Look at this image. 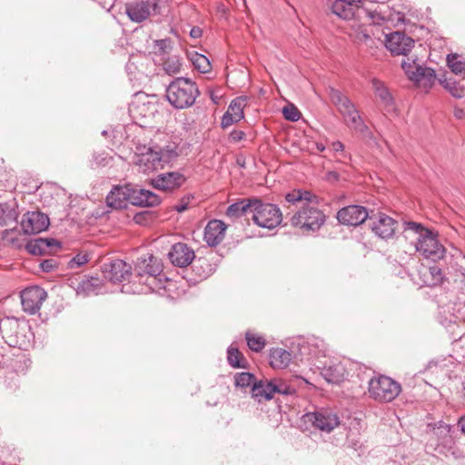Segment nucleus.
<instances>
[{
  "label": "nucleus",
  "mask_w": 465,
  "mask_h": 465,
  "mask_svg": "<svg viewBox=\"0 0 465 465\" xmlns=\"http://www.w3.org/2000/svg\"><path fill=\"white\" fill-rule=\"evenodd\" d=\"M404 231L416 237L415 249L426 259L438 261L444 257L446 249L439 242L436 232L415 222H406Z\"/></svg>",
  "instance_id": "f257e3e1"
},
{
  "label": "nucleus",
  "mask_w": 465,
  "mask_h": 465,
  "mask_svg": "<svg viewBox=\"0 0 465 465\" xmlns=\"http://www.w3.org/2000/svg\"><path fill=\"white\" fill-rule=\"evenodd\" d=\"M199 95L197 84L187 77L173 79L166 88L167 101L176 109L191 107Z\"/></svg>",
  "instance_id": "f03ea898"
},
{
  "label": "nucleus",
  "mask_w": 465,
  "mask_h": 465,
  "mask_svg": "<svg viewBox=\"0 0 465 465\" xmlns=\"http://www.w3.org/2000/svg\"><path fill=\"white\" fill-rule=\"evenodd\" d=\"M330 98L343 116L344 122L350 129L361 134H366L369 132V128L360 115L359 111L348 96L341 91L331 88Z\"/></svg>",
  "instance_id": "7ed1b4c3"
},
{
  "label": "nucleus",
  "mask_w": 465,
  "mask_h": 465,
  "mask_svg": "<svg viewBox=\"0 0 465 465\" xmlns=\"http://www.w3.org/2000/svg\"><path fill=\"white\" fill-rule=\"evenodd\" d=\"M465 321V303L449 302L440 307L439 322L450 332L454 341L465 340V335L459 331L460 325Z\"/></svg>",
  "instance_id": "20e7f679"
},
{
  "label": "nucleus",
  "mask_w": 465,
  "mask_h": 465,
  "mask_svg": "<svg viewBox=\"0 0 465 465\" xmlns=\"http://www.w3.org/2000/svg\"><path fill=\"white\" fill-rule=\"evenodd\" d=\"M368 391L373 400L391 402L401 393V386L388 376L378 375L369 381Z\"/></svg>",
  "instance_id": "39448f33"
},
{
  "label": "nucleus",
  "mask_w": 465,
  "mask_h": 465,
  "mask_svg": "<svg viewBox=\"0 0 465 465\" xmlns=\"http://www.w3.org/2000/svg\"><path fill=\"white\" fill-rule=\"evenodd\" d=\"M318 201L303 204L291 219L292 225L306 232H316L325 223L324 213L318 208Z\"/></svg>",
  "instance_id": "423d86ee"
},
{
  "label": "nucleus",
  "mask_w": 465,
  "mask_h": 465,
  "mask_svg": "<svg viewBox=\"0 0 465 465\" xmlns=\"http://www.w3.org/2000/svg\"><path fill=\"white\" fill-rule=\"evenodd\" d=\"M252 204V219L258 226L271 230L281 223L282 215L277 205L262 203L258 198H253Z\"/></svg>",
  "instance_id": "0eeeda50"
},
{
  "label": "nucleus",
  "mask_w": 465,
  "mask_h": 465,
  "mask_svg": "<svg viewBox=\"0 0 465 465\" xmlns=\"http://www.w3.org/2000/svg\"><path fill=\"white\" fill-rule=\"evenodd\" d=\"M401 67L408 78L412 81L419 88L428 92L436 82L435 71L430 67L421 66L417 63V59H403Z\"/></svg>",
  "instance_id": "6e6552de"
},
{
  "label": "nucleus",
  "mask_w": 465,
  "mask_h": 465,
  "mask_svg": "<svg viewBox=\"0 0 465 465\" xmlns=\"http://www.w3.org/2000/svg\"><path fill=\"white\" fill-rule=\"evenodd\" d=\"M25 325L21 326L15 317L5 316L0 318V334L5 342L11 347L23 348L29 342L25 334Z\"/></svg>",
  "instance_id": "1a4fd4ad"
},
{
  "label": "nucleus",
  "mask_w": 465,
  "mask_h": 465,
  "mask_svg": "<svg viewBox=\"0 0 465 465\" xmlns=\"http://www.w3.org/2000/svg\"><path fill=\"white\" fill-rule=\"evenodd\" d=\"M302 419L305 423H311L315 429L326 433L331 432L341 423L337 412L329 408H319L307 412Z\"/></svg>",
  "instance_id": "9d476101"
},
{
  "label": "nucleus",
  "mask_w": 465,
  "mask_h": 465,
  "mask_svg": "<svg viewBox=\"0 0 465 465\" xmlns=\"http://www.w3.org/2000/svg\"><path fill=\"white\" fill-rule=\"evenodd\" d=\"M453 433L450 424L439 421L430 431L429 444L440 452L450 450L454 445Z\"/></svg>",
  "instance_id": "9b49d317"
},
{
  "label": "nucleus",
  "mask_w": 465,
  "mask_h": 465,
  "mask_svg": "<svg viewBox=\"0 0 465 465\" xmlns=\"http://www.w3.org/2000/svg\"><path fill=\"white\" fill-rule=\"evenodd\" d=\"M159 8V0H134L125 5V14L132 22L142 23Z\"/></svg>",
  "instance_id": "f8f14e48"
},
{
  "label": "nucleus",
  "mask_w": 465,
  "mask_h": 465,
  "mask_svg": "<svg viewBox=\"0 0 465 465\" xmlns=\"http://www.w3.org/2000/svg\"><path fill=\"white\" fill-rule=\"evenodd\" d=\"M157 150L146 145L136 148L133 159L134 163L143 173H150L161 168Z\"/></svg>",
  "instance_id": "ddd939ff"
},
{
  "label": "nucleus",
  "mask_w": 465,
  "mask_h": 465,
  "mask_svg": "<svg viewBox=\"0 0 465 465\" xmlns=\"http://www.w3.org/2000/svg\"><path fill=\"white\" fill-rule=\"evenodd\" d=\"M46 297V292L39 286L25 289L20 294L23 310L28 314H35L40 310Z\"/></svg>",
  "instance_id": "4468645a"
},
{
  "label": "nucleus",
  "mask_w": 465,
  "mask_h": 465,
  "mask_svg": "<svg viewBox=\"0 0 465 465\" xmlns=\"http://www.w3.org/2000/svg\"><path fill=\"white\" fill-rule=\"evenodd\" d=\"M414 40L402 32H393L386 35L385 47L394 55L406 56L414 46Z\"/></svg>",
  "instance_id": "2eb2a0df"
},
{
  "label": "nucleus",
  "mask_w": 465,
  "mask_h": 465,
  "mask_svg": "<svg viewBox=\"0 0 465 465\" xmlns=\"http://www.w3.org/2000/svg\"><path fill=\"white\" fill-rule=\"evenodd\" d=\"M185 181V176L180 172H166L152 179L151 184L157 190L171 193L180 188Z\"/></svg>",
  "instance_id": "dca6fc26"
},
{
  "label": "nucleus",
  "mask_w": 465,
  "mask_h": 465,
  "mask_svg": "<svg viewBox=\"0 0 465 465\" xmlns=\"http://www.w3.org/2000/svg\"><path fill=\"white\" fill-rule=\"evenodd\" d=\"M49 218L40 212H28L21 222V227L25 234H37L45 231L49 226Z\"/></svg>",
  "instance_id": "f3484780"
},
{
  "label": "nucleus",
  "mask_w": 465,
  "mask_h": 465,
  "mask_svg": "<svg viewBox=\"0 0 465 465\" xmlns=\"http://www.w3.org/2000/svg\"><path fill=\"white\" fill-rule=\"evenodd\" d=\"M371 229L381 239L388 240L394 236L397 222L385 213H379L370 217Z\"/></svg>",
  "instance_id": "a211bd4d"
},
{
  "label": "nucleus",
  "mask_w": 465,
  "mask_h": 465,
  "mask_svg": "<svg viewBox=\"0 0 465 465\" xmlns=\"http://www.w3.org/2000/svg\"><path fill=\"white\" fill-rule=\"evenodd\" d=\"M369 217L368 211L361 205H349L337 213L338 221L344 225L358 226Z\"/></svg>",
  "instance_id": "6ab92c4d"
},
{
  "label": "nucleus",
  "mask_w": 465,
  "mask_h": 465,
  "mask_svg": "<svg viewBox=\"0 0 465 465\" xmlns=\"http://www.w3.org/2000/svg\"><path fill=\"white\" fill-rule=\"evenodd\" d=\"M314 369L320 371L321 375L330 383H339L345 379L346 369L340 361H327L314 363Z\"/></svg>",
  "instance_id": "aec40b11"
},
{
  "label": "nucleus",
  "mask_w": 465,
  "mask_h": 465,
  "mask_svg": "<svg viewBox=\"0 0 465 465\" xmlns=\"http://www.w3.org/2000/svg\"><path fill=\"white\" fill-rule=\"evenodd\" d=\"M364 0H335L331 10L332 14L343 20H352L360 15L364 10L360 8V5Z\"/></svg>",
  "instance_id": "412c9836"
},
{
  "label": "nucleus",
  "mask_w": 465,
  "mask_h": 465,
  "mask_svg": "<svg viewBox=\"0 0 465 465\" xmlns=\"http://www.w3.org/2000/svg\"><path fill=\"white\" fill-rule=\"evenodd\" d=\"M102 272L105 279L112 282H121L131 273V266L121 259L104 263Z\"/></svg>",
  "instance_id": "4be33fe9"
},
{
  "label": "nucleus",
  "mask_w": 465,
  "mask_h": 465,
  "mask_svg": "<svg viewBox=\"0 0 465 465\" xmlns=\"http://www.w3.org/2000/svg\"><path fill=\"white\" fill-rule=\"evenodd\" d=\"M134 272L141 278L155 276L163 272V263L153 254H145L137 259Z\"/></svg>",
  "instance_id": "5701e85b"
},
{
  "label": "nucleus",
  "mask_w": 465,
  "mask_h": 465,
  "mask_svg": "<svg viewBox=\"0 0 465 465\" xmlns=\"http://www.w3.org/2000/svg\"><path fill=\"white\" fill-rule=\"evenodd\" d=\"M369 16L374 24L382 23L391 24L393 25H404L406 22L405 15L400 11L391 10L388 6H379L377 9L369 13Z\"/></svg>",
  "instance_id": "b1692460"
},
{
  "label": "nucleus",
  "mask_w": 465,
  "mask_h": 465,
  "mask_svg": "<svg viewBox=\"0 0 465 465\" xmlns=\"http://www.w3.org/2000/svg\"><path fill=\"white\" fill-rule=\"evenodd\" d=\"M170 262L178 267H186L195 258L194 252L186 243L178 242L172 246L168 252Z\"/></svg>",
  "instance_id": "393cba45"
},
{
  "label": "nucleus",
  "mask_w": 465,
  "mask_h": 465,
  "mask_svg": "<svg viewBox=\"0 0 465 465\" xmlns=\"http://www.w3.org/2000/svg\"><path fill=\"white\" fill-rule=\"evenodd\" d=\"M161 203V198L152 191L140 188L138 186L131 187L130 203L140 207H153Z\"/></svg>",
  "instance_id": "a878e982"
},
{
  "label": "nucleus",
  "mask_w": 465,
  "mask_h": 465,
  "mask_svg": "<svg viewBox=\"0 0 465 465\" xmlns=\"http://www.w3.org/2000/svg\"><path fill=\"white\" fill-rule=\"evenodd\" d=\"M131 186H114L106 196V203L113 209H124L130 203Z\"/></svg>",
  "instance_id": "bb28decb"
},
{
  "label": "nucleus",
  "mask_w": 465,
  "mask_h": 465,
  "mask_svg": "<svg viewBox=\"0 0 465 465\" xmlns=\"http://www.w3.org/2000/svg\"><path fill=\"white\" fill-rule=\"evenodd\" d=\"M226 228L220 220L210 221L204 230V241L209 246L218 245L224 238Z\"/></svg>",
  "instance_id": "cd10ccee"
},
{
  "label": "nucleus",
  "mask_w": 465,
  "mask_h": 465,
  "mask_svg": "<svg viewBox=\"0 0 465 465\" xmlns=\"http://www.w3.org/2000/svg\"><path fill=\"white\" fill-rule=\"evenodd\" d=\"M420 279L426 286H436L443 282L444 274L441 268L433 264L431 266H422L420 270Z\"/></svg>",
  "instance_id": "c85d7f7f"
},
{
  "label": "nucleus",
  "mask_w": 465,
  "mask_h": 465,
  "mask_svg": "<svg viewBox=\"0 0 465 465\" xmlns=\"http://www.w3.org/2000/svg\"><path fill=\"white\" fill-rule=\"evenodd\" d=\"M293 359L292 348L290 351L275 348L270 351V364L274 369L286 368Z\"/></svg>",
  "instance_id": "c756f323"
},
{
  "label": "nucleus",
  "mask_w": 465,
  "mask_h": 465,
  "mask_svg": "<svg viewBox=\"0 0 465 465\" xmlns=\"http://www.w3.org/2000/svg\"><path fill=\"white\" fill-rule=\"evenodd\" d=\"M293 359L301 361H307L310 364V346H314L313 343L310 342V338L298 337L295 338L292 342Z\"/></svg>",
  "instance_id": "7c9ffc66"
},
{
  "label": "nucleus",
  "mask_w": 465,
  "mask_h": 465,
  "mask_svg": "<svg viewBox=\"0 0 465 465\" xmlns=\"http://www.w3.org/2000/svg\"><path fill=\"white\" fill-rule=\"evenodd\" d=\"M252 398L257 402L270 401L272 399V392L269 380H260L252 384Z\"/></svg>",
  "instance_id": "2f4dec72"
},
{
  "label": "nucleus",
  "mask_w": 465,
  "mask_h": 465,
  "mask_svg": "<svg viewBox=\"0 0 465 465\" xmlns=\"http://www.w3.org/2000/svg\"><path fill=\"white\" fill-rule=\"evenodd\" d=\"M253 198L242 199L232 203L226 210V215L230 218H237L243 214L252 213Z\"/></svg>",
  "instance_id": "473e14b6"
},
{
  "label": "nucleus",
  "mask_w": 465,
  "mask_h": 465,
  "mask_svg": "<svg viewBox=\"0 0 465 465\" xmlns=\"http://www.w3.org/2000/svg\"><path fill=\"white\" fill-rule=\"evenodd\" d=\"M78 295L90 296L102 292V281L97 277L82 281L76 290Z\"/></svg>",
  "instance_id": "72a5a7b5"
},
{
  "label": "nucleus",
  "mask_w": 465,
  "mask_h": 465,
  "mask_svg": "<svg viewBox=\"0 0 465 465\" xmlns=\"http://www.w3.org/2000/svg\"><path fill=\"white\" fill-rule=\"evenodd\" d=\"M310 342L313 343L315 348H310V365L311 370L314 369V363L322 362V359L326 358V348L324 341L318 338H310Z\"/></svg>",
  "instance_id": "f704fd0d"
},
{
  "label": "nucleus",
  "mask_w": 465,
  "mask_h": 465,
  "mask_svg": "<svg viewBox=\"0 0 465 465\" xmlns=\"http://www.w3.org/2000/svg\"><path fill=\"white\" fill-rule=\"evenodd\" d=\"M58 245V242L54 239H44L37 238L33 241H30L25 248L28 252L34 255H41L43 254L48 247Z\"/></svg>",
  "instance_id": "c9c22d12"
},
{
  "label": "nucleus",
  "mask_w": 465,
  "mask_h": 465,
  "mask_svg": "<svg viewBox=\"0 0 465 465\" xmlns=\"http://www.w3.org/2000/svg\"><path fill=\"white\" fill-rule=\"evenodd\" d=\"M285 199L288 203H296L298 202H303V204L313 203L317 202V196L310 191L306 190H293L285 195Z\"/></svg>",
  "instance_id": "e433bc0d"
},
{
  "label": "nucleus",
  "mask_w": 465,
  "mask_h": 465,
  "mask_svg": "<svg viewBox=\"0 0 465 465\" xmlns=\"http://www.w3.org/2000/svg\"><path fill=\"white\" fill-rule=\"evenodd\" d=\"M171 281L165 277L162 272L155 276H148L144 280V283L148 288L153 292L161 293L162 291H166L171 284Z\"/></svg>",
  "instance_id": "4c0bfd02"
},
{
  "label": "nucleus",
  "mask_w": 465,
  "mask_h": 465,
  "mask_svg": "<svg viewBox=\"0 0 465 465\" xmlns=\"http://www.w3.org/2000/svg\"><path fill=\"white\" fill-rule=\"evenodd\" d=\"M272 395L274 393L282 394V395H293L296 393V388L291 382L281 379V378H273L269 380Z\"/></svg>",
  "instance_id": "58836bf2"
},
{
  "label": "nucleus",
  "mask_w": 465,
  "mask_h": 465,
  "mask_svg": "<svg viewBox=\"0 0 465 465\" xmlns=\"http://www.w3.org/2000/svg\"><path fill=\"white\" fill-rule=\"evenodd\" d=\"M159 162L161 163V169H163L166 164L174 161L179 153L177 151V145L175 143H169L164 147H161L156 149Z\"/></svg>",
  "instance_id": "ea45409f"
},
{
  "label": "nucleus",
  "mask_w": 465,
  "mask_h": 465,
  "mask_svg": "<svg viewBox=\"0 0 465 465\" xmlns=\"http://www.w3.org/2000/svg\"><path fill=\"white\" fill-rule=\"evenodd\" d=\"M372 88L376 96L381 101V103L386 106L393 105V98L389 89L385 86L384 83L380 81L379 79H372L371 81Z\"/></svg>",
  "instance_id": "a19ab883"
},
{
  "label": "nucleus",
  "mask_w": 465,
  "mask_h": 465,
  "mask_svg": "<svg viewBox=\"0 0 465 465\" xmlns=\"http://www.w3.org/2000/svg\"><path fill=\"white\" fill-rule=\"evenodd\" d=\"M447 64L450 71L456 75H465V58L458 54L447 55Z\"/></svg>",
  "instance_id": "79ce46f5"
},
{
  "label": "nucleus",
  "mask_w": 465,
  "mask_h": 465,
  "mask_svg": "<svg viewBox=\"0 0 465 465\" xmlns=\"http://www.w3.org/2000/svg\"><path fill=\"white\" fill-rule=\"evenodd\" d=\"M247 105V97L239 96L234 98L229 104L227 112H229L233 118L241 121L244 117V108Z\"/></svg>",
  "instance_id": "37998d69"
},
{
  "label": "nucleus",
  "mask_w": 465,
  "mask_h": 465,
  "mask_svg": "<svg viewBox=\"0 0 465 465\" xmlns=\"http://www.w3.org/2000/svg\"><path fill=\"white\" fill-rule=\"evenodd\" d=\"M227 361L232 368H247V361L239 351L238 348L233 345L227 349Z\"/></svg>",
  "instance_id": "c03bdc74"
},
{
  "label": "nucleus",
  "mask_w": 465,
  "mask_h": 465,
  "mask_svg": "<svg viewBox=\"0 0 465 465\" xmlns=\"http://www.w3.org/2000/svg\"><path fill=\"white\" fill-rule=\"evenodd\" d=\"M245 339H246L248 347L252 351L259 352L265 346V339L261 335L252 333L251 331H247L245 333Z\"/></svg>",
  "instance_id": "a18cd8bd"
},
{
  "label": "nucleus",
  "mask_w": 465,
  "mask_h": 465,
  "mask_svg": "<svg viewBox=\"0 0 465 465\" xmlns=\"http://www.w3.org/2000/svg\"><path fill=\"white\" fill-rule=\"evenodd\" d=\"M191 61L194 67L201 73H208L212 66L209 59L201 54L195 53L191 55Z\"/></svg>",
  "instance_id": "49530a36"
},
{
  "label": "nucleus",
  "mask_w": 465,
  "mask_h": 465,
  "mask_svg": "<svg viewBox=\"0 0 465 465\" xmlns=\"http://www.w3.org/2000/svg\"><path fill=\"white\" fill-rule=\"evenodd\" d=\"M182 62L179 56L172 55L163 62V70L169 75L176 74L181 71Z\"/></svg>",
  "instance_id": "de8ad7c7"
},
{
  "label": "nucleus",
  "mask_w": 465,
  "mask_h": 465,
  "mask_svg": "<svg viewBox=\"0 0 465 465\" xmlns=\"http://www.w3.org/2000/svg\"><path fill=\"white\" fill-rule=\"evenodd\" d=\"M444 87L449 90L450 94L456 98L465 97V87L460 85L459 83L452 81L451 79L440 81Z\"/></svg>",
  "instance_id": "09e8293b"
},
{
  "label": "nucleus",
  "mask_w": 465,
  "mask_h": 465,
  "mask_svg": "<svg viewBox=\"0 0 465 465\" xmlns=\"http://www.w3.org/2000/svg\"><path fill=\"white\" fill-rule=\"evenodd\" d=\"M256 378L252 373L241 372L237 373L234 377V383L236 387L246 388L249 386L252 387V384L256 382Z\"/></svg>",
  "instance_id": "8fccbe9b"
},
{
  "label": "nucleus",
  "mask_w": 465,
  "mask_h": 465,
  "mask_svg": "<svg viewBox=\"0 0 465 465\" xmlns=\"http://www.w3.org/2000/svg\"><path fill=\"white\" fill-rule=\"evenodd\" d=\"M355 39L358 43L364 44L368 47H372L375 45V40L361 27L356 31Z\"/></svg>",
  "instance_id": "3c124183"
},
{
  "label": "nucleus",
  "mask_w": 465,
  "mask_h": 465,
  "mask_svg": "<svg viewBox=\"0 0 465 465\" xmlns=\"http://www.w3.org/2000/svg\"><path fill=\"white\" fill-rule=\"evenodd\" d=\"M282 114L286 120L292 122H296L301 117L300 111L293 104L284 106L282 109Z\"/></svg>",
  "instance_id": "603ef678"
},
{
  "label": "nucleus",
  "mask_w": 465,
  "mask_h": 465,
  "mask_svg": "<svg viewBox=\"0 0 465 465\" xmlns=\"http://www.w3.org/2000/svg\"><path fill=\"white\" fill-rule=\"evenodd\" d=\"M89 262V257L85 253H78L74 257H73L69 262L68 267L70 269H77L81 266L86 264Z\"/></svg>",
  "instance_id": "864d4df0"
},
{
  "label": "nucleus",
  "mask_w": 465,
  "mask_h": 465,
  "mask_svg": "<svg viewBox=\"0 0 465 465\" xmlns=\"http://www.w3.org/2000/svg\"><path fill=\"white\" fill-rule=\"evenodd\" d=\"M111 157L105 152L94 153L93 155V161L97 166H105L110 163Z\"/></svg>",
  "instance_id": "5fc2aeb1"
},
{
  "label": "nucleus",
  "mask_w": 465,
  "mask_h": 465,
  "mask_svg": "<svg viewBox=\"0 0 465 465\" xmlns=\"http://www.w3.org/2000/svg\"><path fill=\"white\" fill-rule=\"evenodd\" d=\"M348 445L351 449L354 450L358 452V455L361 456L363 454L365 447L362 444V442L360 440V439H348Z\"/></svg>",
  "instance_id": "6e6d98bb"
},
{
  "label": "nucleus",
  "mask_w": 465,
  "mask_h": 465,
  "mask_svg": "<svg viewBox=\"0 0 465 465\" xmlns=\"http://www.w3.org/2000/svg\"><path fill=\"white\" fill-rule=\"evenodd\" d=\"M58 266V262L54 259H46L40 263L43 272H50Z\"/></svg>",
  "instance_id": "4d7b16f0"
},
{
  "label": "nucleus",
  "mask_w": 465,
  "mask_h": 465,
  "mask_svg": "<svg viewBox=\"0 0 465 465\" xmlns=\"http://www.w3.org/2000/svg\"><path fill=\"white\" fill-rule=\"evenodd\" d=\"M238 122H240V121L233 118V115H232L229 112L226 111L222 117L221 126L223 128H227V127L231 126L232 124L238 123Z\"/></svg>",
  "instance_id": "13d9d810"
},
{
  "label": "nucleus",
  "mask_w": 465,
  "mask_h": 465,
  "mask_svg": "<svg viewBox=\"0 0 465 465\" xmlns=\"http://www.w3.org/2000/svg\"><path fill=\"white\" fill-rule=\"evenodd\" d=\"M155 46L157 50L162 53H167L168 50L171 49V40L170 39H161L155 42Z\"/></svg>",
  "instance_id": "bf43d9fd"
},
{
  "label": "nucleus",
  "mask_w": 465,
  "mask_h": 465,
  "mask_svg": "<svg viewBox=\"0 0 465 465\" xmlns=\"http://www.w3.org/2000/svg\"><path fill=\"white\" fill-rule=\"evenodd\" d=\"M245 137V133L242 130H232L230 133L229 139L233 143L242 141Z\"/></svg>",
  "instance_id": "052dcab7"
},
{
  "label": "nucleus",
  "mask_w": 465,
  "mask_h": 465,
  "mask_svg": "<svg viewBox=\"0 0 465 465\" xmlns=\"http://www.w3.org/2000/svg\"><path fill=\"white\" fill-rule=\"evenodd\" d=\"M331 147L335 153H341L344 158L350 157V155L344 152V144L341 142H333Z\"/></svg>",
  "instance_id": "680f3d73"
},
{
  "label": "nucleus",
  "mask_w": 465,
  "mask_h": 465,
  "mask_svg": "<svg viewBox=\"0 0 465 465\" xmlns=\"http://www.w3.org/2000/svg\"><path fill=\"white\" fill-rule=\"evenodd\" d=\"M202 35H203V30L198 26H193L190 30V36L192 38H194V39L200 38L202 36Z\"/></svg>",
  "instance_id": "e2e57ef3"
},
{
  "label": "nucleus",
  "mask_w": 465,
  "mask_h": 465,
  "mask_svg": "<svg viewBox=\"0 0 465 465\" xmlns=\"http://www.w3.org/2000/svg\"><path fill=\"white\" fill-rule=\"evenodd\" d=\"M458 424L460 428L461 432L465 434V414L459 419Z\"/></svg>",
  "instance_id": "0e129e2a"
},
{
  "label": "nucleus",
  "mask_w": 465,
  "mask_h": 465,
  "mask_svg": "<svg viewBox=\"0 0 465 465\" xmlns=\"http://www.w3.org/2000/svg\"><path fill=\"white\" fill-rule=\"evenodd\" d=\"M203 268V266H209L208 264V262L205 260V259H199L197 262H196V264L194 265L195 268L198 267V265Z\"/></svg>",
  "instance_id": "69168bd1"
},
{
  "label": "nucleus",
  "mask_w": 465,
  "mask_h": 465,
  "mask_svg": "<svg viewBox=\"0 0 465 465\" xmlns=\"http://www.w3.org/2000/svg\"><path fill=\"white\" fill-rule=\"evenodd\" d=\"M114 129H111V130H104L102 132V134L105 137H111V136H114Z\"/></svg>",
  "instance_id": "338daca9"
},
{
  "label": "nucleus",
  "mask_w": 465,
  "mask_h": 465,
  "mask_svg": "<svg viewBox=\"0 0 465 465\" xmlns=\"http://www.w3.org/2000/svg\"><path fill=\"white\" fill-rule=\"evenodd\" d=\"M187 209V204L184 203V204H179V205H176L175 206V210L178 212V213H183V211H185Z\"/></svg>",
  "instance_id": "774afa93"
}]
</instances>
